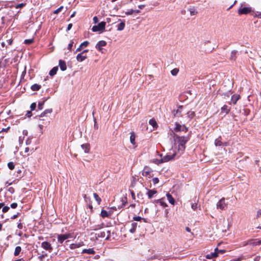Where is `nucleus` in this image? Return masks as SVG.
<instances>
[{"instance_id":"obj_36","label":"nucleus","mask_w":261,"mask_h":261,"mask_svg":"<svg viewBox=\"0 0 261 261\" xmlns=\"http://www.w3.org/2000/svg\"><path fill=\"white\" fill-rule=\"evenodd\" d=\"M93 196L95 200L97 202L98 204H99L101 200V198L99 197L97 193H93Z\"/></svg>"},{"instance_id":"obj_62","label":"nucleus","mask_w":261,"mask_h":261,"mask_svg":"<svg viewBox=\"0 0 261 261\" xmlns=\"http://www.w3.org/2000/svg\"><path fill=\"white\" fill-rule=\"evenodd\" d=\"M84 198L87 203L88 202V201L90 200V198L89 197H87L86 195H84Z\"/></svg>"},{"instance_id":"obj_47","label":"nucleus","mask_w":261,"mask_h":261,"mask_svg":"<svg viewBox=\"0 0 261 261\" xmlns=\"http://www.w3.org/2000/svg\"><path fill=\"white\" fill-rule=\"evenodd\" d=\"M36 108V103L35 102H33L30 106V108H31V111L35 110Z\"/></svg>"},{"instance_id":"obj_43","label":"nucleus","mask_w":261,"mask_h":261,"mask_svg":"<svg viewBox=\"0 0 261 261\" xmlns=\"http://www.w3.org/2000/svg\"><path fill=\"white\" fill-rule=\"evenodd\" d=\"M73 43H74V40H70V43H69V44L68 45V49L69 50H71V48H72V47L73 46Z\"/></svg>"},{"instance_id":"obj_24","label":"nucleus","mask_w":261,"mask_h":261,"mask_svg":"<svg viewBox=\"0 0 261 261\" xmlns=\"http://www.w3.org/2000/svg\"><path fill=\"white\" fill-rule=\"evenodd\" d=\"M81 147L83 150H84V151L85 153H88L89 152L90 150V145L88 143L84 144L81 145Z\"/></svg>"},{"instance_id":"obj_63","label":"nucleus","mask_w":261,"mask_h":261,"mask_svg":"<svg viewBox=\"0 0 261 261\" xmlns=\"http://www.w3.org/2000/svg\"><path fill=\"white\" fill-rule=\"evenodd\" d=\"M24 6V3H21V4H19L18 5H17L16 6V8L18 9V8H20L23 6Z\"/></svg>"},{"instance_id":"obj_26","label":"nucleus","mask_w":261,"mask_h":261,"mask_svg":"<svg viewBox=\"0 0 261 261\" xmlns=\"http://www.w3.org/2000/svg\"><path fill=\"white\" fill-rule=\"evenodd\" d=\"M137 223L133 222L131 224V228L129 229V232L132 233H134L136 231V228L137 227Z\"/></svg>"},{"instance_id":"obj_30","label":"nucleus","mask_w":261,"mask_h":261,"mask_svg":"<svg viewBox=\"0 0 261 261\" xmlns=\"http://www.w3.org/2000/svg\"><path fill=\"white\" fill-rule=\"evenodd\" d=\"M222 112L224 113L225 114H228L230 111V108H229L227 106L224 105L221 108Z\"/></svg>"},{"instance_id":"obj_13","label":"nucleus","mask_w":261,"mask_h":261,"mask_svg":"<svg viewBox=\"0 0 261 261\" xmlns=\"http://www.w3.org/2000/svg\"><path fill=\"white\" fill-rule=\"evenodd\" d=\"M59 66L60 67V69L62 71H65L67 69L66 63V62L64 61H63L62 60H59Z\"/></svg>"},{"instance_id":"obj_25","label":"nucleus","mask_w":261,"mask_h":261,"mask_svg":"<svg viewBox=\"0 0 261 261\" xmlns=\"http://www.w3.org/2000/svg\"><path fill=\"white\" fill-rule=\"evenodd\" d=\"M240 95L238 94H234L231 96V101L233 104H236L237 101L240 99Z\"/></svg>"},{"instance_id":"obj_14","label":"nucleus","mask_w":261,"mask_h":261,"mask_svg":"<svg viewBox=\"0 0 261 261\" xmlns=\"http://www.w3.org/2000/svg\"><path fill=\"white\" fill-rule=\"evenodd\" d=\"M182 106H179L176 110H174L172 112V114L174 117H179L182 112Z\"/></svg>"},{"instance_id":"obj_42","label":"nucleus","mask_w":261,"mask_h":261,"mask_svg":"<svg viewBox=\"0 0 261 261\" xmlns=\"http://www.w3.org/2000/svg\"><path fill=\"white\" fill-rule=\"evenodd\" d=\"M133 220L134 221H141V220H143L144 221H145V219L140 217V216H135L133 217Z\"/></svg>"},{"instance_id":"obj_29","label":"nucleus","mask_w":261,"mask_h":261,"mask_svg":"<svg viewBox=\"0 0 261 261\" xmlns=\"http://www.w3.org/2000/svg\"><path fill=\"white\" fill-rule=\"evenodd\" d=\"M40 88L41 86L37 84H33L31 87V90L34 91H38Z\"/></svg>"},{"instance_id":"obj_12","label":"nucleus","mask_w":261,"mask_h":261,"mask_svg":"<svg viewBox=\"0 0 261 261\" xmlns=\"http://www.w3.org/2000/svg\"><path fill=\"white\" fill-rule=\"evenodd\" d=\"M67 239L65 234H58L57 236L58 242L61 244H63L64 241Z\"/></svg>"},{"instance_id":"obj_52","label":"nucleus","mask_w":261,"mask_h":261,"mask_svg":"<svg viewBox=\"0 0 261 261\" xmlns=\"http://www.w3.org/2000/svg\"><path fill=\"white\" fill-rule=\"evenodd\" d=\"M89 44L88 41H85L81 44V46H87Z\"/></svg>"},{"instance_id":"obj_38","label":"nucleus","mask_w":261,"mask_h":261,"mask_svg":"<svg viewBox=\"0 0 261 261\" xmlns=\"http://www.w3.org/2000/svg\"><path fill=\"white\" fill-rule=\"evenodd\" d=\"M96 238H104L106 236V233L105 231H101L99 233H95Z\"/></svg>"},{"instance_id":"obj_3","label":"nucleus","mask_w":261,"mask_h":261,"mask_svg":"<svg viewBox=\"0 0 261 261\" xmlns=\"http://www.w3.org/2000/svg\"><path fill=\"white\" fill-rule=\"evenodd\" d=\"M105 27L106 22L102 21L99 23L97 25H94L92 28V30L94 32L102 31L105 29Z\"/></svg>"},{"instance_id":"obj_28","label":"nucleus","mask_w":261,"mask_h":261,"mask_svg":"<svg viewBox=\"0 0 261 261\" xmlns=\"http://www.w3.org/2000/svg\"><path fill=\"white\" fill-rule=\"evenodd\" d=\"M58 70V66H56V67H53L49 71V74L50 75V76H54L55 75L56 73H57V72Z\"/></svg>"},{"instance_id":"obj_10","label":"nucleus","mask_w":261,"mask_h":261,"mask_svg":"<svg viewBox=\"0 0 261 261\" xmlns=\"http://www.w3.org/2000/svg\"><path fill=\"white\" fill-rule=\"evenodd\" d=\"M84 245V242L83 241H80L77 243H72L70 245L69 248L70 249H74L77 248H79Z\"/></svg>"},{"instance_id":"obj_53","label":"nucleus","mask_w":261,"mask_h":261,"mask_svg":"<svg viewBox=\"0 0 261 261\" xmlns=\"http://www.w3.org/2000/svg\"><path fill=\"white\" fill-rule=\"evenodd\" d=\"M159 180L158 178H157V177H154L152 179V182L154 185L158 184L159 182Z\"/></svg>"},{"instance_id":"obj_48","label":"nucleus","mask_w":261,"mask_h":261,"mask_svg":"<svg viewBox=\"0 0 261 261\" xmlns=\"http://www.w3.org/2000/svg\"><path fill=\"white\" fill-rule=\"evenodd\" d=\"M63 9V6H61L59 8H58L57 10H55L54 12V14H58L59 13L62 9Z\"/></svg>"},{"instance_id":"obj_2","label":"nucleus","mask_w":261,"mask_h":261,"mask_svg":"<svg viewBox=\"0 0 261 261\" xmlns=\"http://www.w3.org/2000/svg\"><path fill=\"white\" fill-rule=\"evenodd\" d=\"M228 203L225 202L224 198H221L217 203V208L221 210H225L227 207Z\"/></svg>"},{"instance_id":"obj_33","label":"nucleus","mask_w":261,"mask_h":261,"mask_svg":"<svg viewBox=\"0 0 261 261\" xmlns=\"http://www.w3.org/2000/svg\"><path fill=\"white\" fill-rule=\"evenodd\" d=\"M53 112L52 109H48L45 110L44 112H43L41 115H40V117H44L47 114L51 113Z\"/></svg>"},{"instance_id":"obj_23","label":"nucleus","mask_w":261,"mask_h":261,"mask_svg":"<svg viewBox=\"0 0 261 261\" xmlns=\"http://www.w3.org/2000/svg\"><path fill=\"white\" fill-rule=\"evenodd\" d=\"M238 53V51L236 50H233L231 52L230 57L229 58V59L231 61H235L237 58V54Z\"/></svg>"},{"instance_id":"obj_55","label":"nucleus","mask_w":261,"mask_h":261,"mask_svg":"<svg viewBox=\"0 0 261 261\" xmlns=\"http://www.w3.org/2000/svg\"><path fill=\"white\" fill-rule=\"evenodd\" d=\"M162 158L161 159H156L155 161H154V163L156 164H160L161 163H163V162H161Z\"/></svg>"},{"instance_id":"obj_41","label":"nucleus","mask_w":261,"mask_h":261,"mask_svg":"<svg viewBox=\"0 0 261 261\" xmlns=\"http://www.w3.org/2000/svg\"><path fill=\"white\" fill-rule=\"evenodd\" d=\"M8 168L10 169V170H13L14 169V167H15V165L14 164V163L12 162H10L9 163H8Z\"/></svg>"},{"instance_id":"obj_21","label":"nucleus","mask_w":261,"mask_h":261,"mask_svg":"<svg viewBox=\"0 0 261 261\" xmlns=\"http://www.w3.org/2000/svg\"><path fill=\"white\" fill-rule=\"evenodd\" d=\"M166 196L169 202L171 204L174 205L175 203V200L172 196L170 194L167 193L166 194Z\"/></svg>"},{"instance_id":"obj_50","label":"nucleus","mask_w":261,"mask_h":261,"mask_svg":"<svg viewBox=\"0 0 261 261\" xmlns=\"http://www.w3.org/2000/svg\"><path fill=\"white\" fill-rule=\"evenodd\" d=\"M134 13V10L133 9H130L127 11H126L125 12V14L127 15H132Z\"/></svg>"},{"instance_id":"obj_60","label":"nucleus","mask_w":261,"mask_h":261,"mask_svg":"<svg viewBox=\"0 0 261 261\" xmlns=\"http://www.w3.org/2000/svg\"><path fill=\"white\" fill-rule=\"evenodd\" d=\"M20 213H17L15 215H14L13 216H12L11 217V219H16L19 215Z\"/></svg>"},{"instance_id":"obj_34","label":"nucleus","mask_w":261,"mask_h":261,"mask_svg":"<svg viewBox=\"0 0 261 261\" xmlns=\"http://www.w3.org/2000/svg\"><path fill=\"white\" fill-rule=\"evenodd\" d=\"M21 251V248L20 246L16 247L14 251V254L15 256H18Z\"/></svg>"},{"instance_id":"obj_9","label":"nucleus","mask_w":261,"mask_h":261,"mask_svg":"<svg viewBox=\"0 0 261 261\" xmlns=\"http://www.w3.org/2000/svg\"><path fill=\"white\" fill-rule=\"evenodd\" d=\"M41 247L46 250L51 252L53 250V248L51 246V244L48 242H43L41 243Z\"/></svg>"},{"instance_id":"obj_46","label":"nucleus","mask_w":261,"mask_h":261,"mask_svg":"<svg viewBox=\"0 0 261 261\" xmlns=\"http://www.w3.org/2000/svg\"><path fill=\"white\" fill-rule=\"evenodd\" d=\"M215 251L217 252V255H218L219 253H223L225 252V250L223 249H218L217 248L215 249Z\"/></svg>"},{"instance_id":"obj_31","label":"nucleus","mask_w":261,"mask_h":261,"mask_svg":"<svg viewBox=\"0 0 261 261\" xmlns=\"http://www.w3.org/2000/svg\"><path fill=\"white\" fill-rule=\"evenodd\" d=\"M130 142L133 145L135 144V135L134 132L130 133Z\"/></svg>"},{"instance_id":"obj_1","label":"nucleus","mask_w":261,"mask_h":261,"mask_svg":"<svg viewBox=\"0 0 261 261\" xmlns=\"http://www.w3.org/2000/svg\"><path fill=\"white\" fill-rule=\"evenodd\" d=\"M170 135L173 137L174 148L182 153L186 148L185 145L189 140V136H179L173 130L171 132Z\"/></svg>"},{"instance_id":"obj_51","label":"nucleus","mask_w":261,"mask_h":261,"mask_svg":"<svg viewBox=\"0 0 261 261\" xmlns=\"http://www.w3.org/2000/svg\"><path fill=\"white\" fill-rule=\"evenodd\" d=\"M137 197L139 199H143V194L141 192H139L137 194Z\"/></svg>"},{"instance_id":"obj_58","label":"nucleus","mask_w":261,"mask_h":261,"mask_svg":"<svg viewBox=\"0 0 261 261\" xmlns=\"http://www.w3.org/2000/svg\"><path fill=\"white\" fill-rule=\"evenodd\" d=\"M46 256V254H42L38 256V259L40 261H42V259Z\"/></svg>"},{"instance_id":"obj_7","label":"nucleus","mask_w":261,"mask_h":261,"mask_svg":"<svg viewBox=\"0 0 261 261\" xmlns=\"http://www.w3.org/2000/svg\"><path fill=\"white\" fill-rule=\"evenodd\" d=\"M152 172V171L150 168L148 167H145L142 171V174L144 176H148L149 178L151 176Z\"/></svg>"},{"instance_id":"obj_54","label":"nucleus","mask_w":261,"mask_h":261,"mask_svg":"<svg viewBox=\"0 0 261 261\" xmlns=\"http://www.w3.org/2000/svg\"><path fill=\"white\" fill-rule=\"evenodd\" d=\"M17 203L16 202L12 203L11 204L10 206L12 208H16L17 207Z\"/></svg>"},{"instance_id":"obj_4","label":"nucleus","mask_w":261,"mask_h":261,"mask_svg":"<svg viewBox=\"0 0 261 261\" xmlns=\"http://www.w3.org/2000/svg\"><path fill=\"white\" fill-rule=\"evenodd\" d=\"M175 127L174 129V132H187L188 130V128L185 125H180L177 122L175 123Z\"/></svg>"},{"instance_id":"obj_61","label":"nucleus","mask_w":261,"mask_h":261,"mask_svg":"<svg viewBox=\"0 0 261 261\" xmlns=\"http://www.w3.org/2000/svg\"><path fill=\"white\" fill-rule=\"evenodd\" d=\"M107 233H108V235H107V237H106V240H109L110 238V236H111V232H110V231L109 230H108L107 231Z\"/></svg>"},{"instance_id":"obj_11","label":"nucleus","mask_w":261,"mask_h":261,"mask_svg":"<svg viewBox=\"0 0 261 261\" xmlns=\"http://www.w3.org/2000/svg\"><path fill=\"white\" fill-rule=\"evenodd\" d=\"M107 45V42L105 41L101 40L98 42L96 44L95 48L98 50L100 51L102 50V47L105 46Z\"/></svg>"},{"instance_id":"obj_45","label":"nucleus","mask_w":261,"mask_h":261,"mask_svg":"<svg viewBox=\"0 0 261 261\" xmlns=\"http://www.w3.org/2000/svg\"><path fill=\"white\" fill-rule=\"evenodd\" d=\"M45 101L43 102H39L38 105V108L39 110H41L43 109V106L44 103Z\"/></svg>"},{"instance_id":"obj_8","label":"nucleus","mask_w":261,"mask_h":261,"mask_svg":"<svg viewBox=\"0 0 261 261\" xmlns=\"http://www.w3.org/2000/svg\"><path fill=\"white\" fill-rule=\"evenodd\" d=\"M246 245H252L253 246H257L261 245V240L252 239L249 240Z\"/></svg>"},{"instance_id":"obj_39","label":"nucleus","mask_w":261,"mask_h":261,"mask_svg":"<svg viewBox=\"0 0 261 261\" xmlns=\"http://www.w3.org/2000/svg\"><path fill=\"white\" fill-rule=\"evenodd\" d=\"M188 117L191 119L195 116V112L193 111H189L187 113Z\"/></svg>"},{"instance_id":"obj_18","label":"nucleus","mask_w":261,"mask_h":261,"mask_svg":"<svg viewBox=\"0 0 261 261\" xmlns=\"http://www.w3.org/2000/svg\"><path fill=\"white\" fill-rule=\"evenodd\" d=\"M112 214L111 212H108L107 211L102 209L101 211L100 216L102 218L110 217Z\"/></svg>"},{"instance_id":"obj_44","label":"nucleus","mask_w":261,"mask_h":261,"mask_svg":"<svg viewBox=\"0 0 261 261\" xmlns=\"http://www.w3.org/2000/svg\"><path fill=\"white\" fill-rule=\"evenodd\" d=\"M2 212L4 213L7 212L10 209L9 206L5 205L3 207H2Z\"/></svg>"},{"instance_id":"obj_19","label":"nucleus","mask_w":261,"mask_h":261,"mask_svg":"<svg viewBox=\"0 0 261 261\" xmlns=\"http://www.w3.org/2000/svg\"><path fill=\"white\" fill-rule=\"evenodd\" d=\"M95 253V251L94 250L93 248H89V249H84L82 250V253H87L89 254H94Z\"/></svg>"},{"instance_id":"obj_35","label":"nucleus","mask_w":261,"mask_h":261,"mask_svg":"<svg viewBox=\"0 0 261 261\" xmlns=\"http://www.w3.org/2000/svg\"><path fill=\"white\" fill-rule=\"evenodd\" d=\"M121 201H122L121 205L118 206L117 207L118 209H120L122 207H123L125 205V204L126 203V202H127L126 198V197L122 198Z\"/></svg>"},{"instance_id":"obj_20","label":"nucleus","mask_w":261,"mask_h":261,"mask_svg":"<svg viewBox=\"0 0 261 261\" xmlns=\"http://www.w3.org/2000/svg\"><path fill=\"white\" fill-rule=\"evenodd\" d=\"M154 203H159L163 207H165L167 206L166 203L164 201L163 198L154 200Z\"/></svg>"},{"instance_id":"obj_27","label":"nucleus","mask_w":261,"mask_h":261,"mask_svg":"<svg viewBox=\"0 0 261 261\" xmlns=\"http://www.w3.org/2000/svg\"><path fill=\"white\" fill-rule=\"evenodd\" d=\"M103 226V224L101 223L98 225H95L91 227V229L92 230H97L102 228Z\"/></svg>"},{"instance_id":"obj_5","label":"nucleus","mask_w":261,"mask_h":261,"mask_svg":"<svg viewBox=\"0 0 261 261\" xmlns=\"http://www.w3.org/2000/svg\"><path fill=\"white\" fill-rule=\"evenodd\" d=\"M176 155V153H173L172 154H167L164 156H163L162 154H159V156L162 158L161 162H167L172 159H173Z\"/></svg>"},{"instance_id":"obj_15","label":"nucleus","mask_w":261,"mask_h":261,"mask_svg":"<svg viewBox=\"0 0 261 261\" xmlns=\"http://www.w3.org/2000/svg\"><path fill=\"white\" fill-rule=\"evenodd\" d=\"M145 189L147 191L146 194L149 199H151L153 196L157 192L156 190H149L147 188H146Z\"/></svg>"},{"instance_id":"obj_37","label":"nucleus","mask_w":261,"mask_h":261,"mask_svg":"<svg viewBox=\"0 0 261 261\" xmlns=\"http://www.w3.org/2000/svg\"><path fill=\"white\" fill-rule=\"evenodd\" d=\"M149 123L152 125L153 128L156 127L158 125L156 121L153 119H150L149 121Z\"/></svg>"},{"instance_id":"obj_22","label":"nucleus","mask_w":261,"mask_h":261,"mask_svg":"<svg viewBox=\"0 0 261 261\" xmlns=\"http://www.w3.org/2000/svg\"><path fill=\"white\" fill-rule=\"evenodd\" d=\"M218 256L217 255V252H216L215 250L214 252H211L210 254H207L206 255V258L207 259H212L213 258H215Z\"/></svg>"},{"instance_id":"obj_17","label":"nucleus","mask_w":261,"mask_h":261,"mask_svg":"<svg viewBox=\"0 0 261 261\" xmlns=\"http://www.w3.org/2000/svg\"><path fill=\"white\" fill-rule=\"evenodd\" d=\"M119 20L121 21V22L117 25V31H121L124 29L125 25V21L121 20V19H119Z\"/></svg>"},{"instance_id":"obj_49","label":"nucleus","mask_w":261,"mask_h":261,"mask_svg":"<svg viewBox=\"0 0 261 261\" xmlns=\"http://www.w3.org/2000/svg\"><path fill=\"white\" fill-rule=\"evenodd\" d=\"M33 41V40L31 39H25L24 41V43L25 44H31Z\"/></svg>"},{"instance_id":"obj_32","label":"nucleus","mask_w":261,"mask_h":261,"mask_svg":"<svg viewBox=\"0 0 261 261\" xmlns=\"http://www.w3.org/2000/svg\"><path fill=\"white\" fill-rule=\"evenodd\" d=\"M221 137H219V138L217 139L215 141V145L216 146H220L223 145V142H221Z\"/></svg>"},{"instance_id":"obj_59","label":"nucleus","mask_w":261,"mask_h":261,"mask_svg":"<svg viewBox=\"0 0 261 261\" xmlns=\"http://www.w3.org/2000/svg\"><path fill=\"white\" fill-rule=\"evenodd\" d=\"M65 234L66 237V238L67 239L73 238V236H72L71 233H65Z\"/></svg>"},{"instance_id":"obj_6","label":"nucleus","mask_w":261,"mask_h":261,"mask_svg":"<svg viewBox=\"0 0 261 261\" xmlns=\"http://www.w3.org/2000/svg\"><path fill=\"white\" fill-rule=\"evenodd\" d=\"M251 8L250 7H242V6L238 10V13L240 15L247 14L251 12Z\"/></svg>"},{"instance_id":"obj_16","label":"nucleus","mask_w":261,"mask_h":261,"mask_svg":"<svg viewBox=\"0 0 261 261\" xmlns=\"http://www.w3.org/2000/svg\"><path fill=\"white\" fill-rule=\"evenodd\" d=\"M87 58L86 55L83 54V53H80L77 54L76 56V60L79 62H82L84 61Z\"/></svg>"},{"instance_id":"obj_57","label":"nucleus","mask_w":261,"mask_h":261,"mask_svg":"<svg viewBox=\"0 0 261 261\" xmlns=\"http://www.w3.org/2000/svg\"><path fill=\"white\" fill-rule=\"evenodd\" d=\"M191 15H195L197 13V12L194 9H191L190 10Z\"/></svg>"},{"instance_id":"obj_56","label":"nucleus","mask_w":261,"mask_h":261,"mask_svg":"<svg viewBox=\"0 0 261 261\" xmlns=\"http://www.w3.org/2000/svg\"><path fill=\"white\" fill-rule=\"evenodd\" d=\"M191 207L193 210H195L197 207V204L196 203H192L191 205Z\"/></svg>"},{"instance_id":"obj_64","label":"nucleus","mask_w":261,"mask_h":261,"mask_svg":"<svg viewBox=\"0 0 261 261\" xmlns=\"http://www.w3.org/2000/svg\"><path fill=\"white\" fill-rule=\"evenodd\" d=\"M256 217L258 218V217H261V210H259L257 212V215H256Z\"/></svg>"},{"instance_id":"obj_40","label":"nucleus","mask_w":261,"mask_h":261,"mask_svg":"<svg viewBox=\"0 0 261 261\" xmlns=\"http://www.w3.org/2000/svg\"><path fill=\"white\" fill-rule=\"evenodd\" d=\"M179 71V70L177 68H174L173 69H172L171 71V73L172 75L173 76H175L177 75V74L178 73Z\"/></svg>"}]
</instances>
